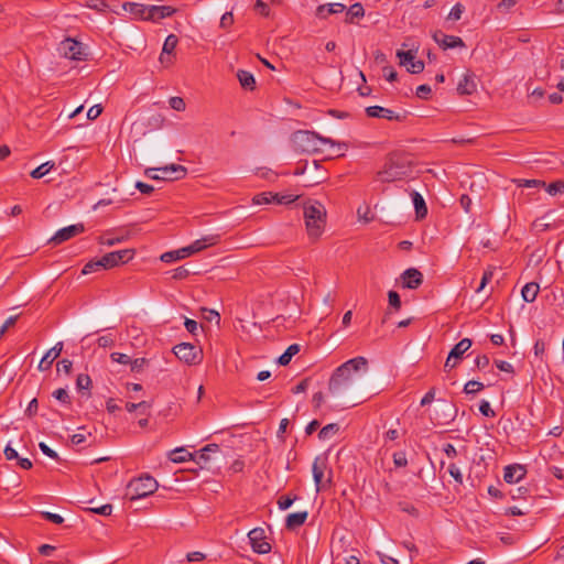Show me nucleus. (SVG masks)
<instances>
[{
	"label": "nucleus",
	"instance_id": "b1692460",
	"mask_svg": "<svg viewBox=\"0 0 564 564\" xmlns=\"http://www.w3.org/2000/svg\"><path fill=\"white\" fill-rule=\"evenodd\" d=\"M307 511L290 513L285 519V527L289 530H295L303 525L307 519Z\"/></svg>",
	"mask_w": 564,
	"mask_h": 564
},
{
	"label": "nucleus",
	"instance_id": "39448f33",
	"mask_svg": "<svg viewBox=\"0 0 564 564\" xmlns=\"http://www.w3.org/2000/svg\"><path fill=\"white\" fill-rule=\"evenodd\" d=\"M158 481L150 475H143L131 480L128 485V494L131 500L148 497L156 491Z\"/></svg>",
	"mask_w": 564,
	"mask_h": 564
},
{
	"label": "nucleus",
	"instance_id": "c85d7f7f",
	"mask_svg": "<svg viewBox=\"0 0 564 564\" xmlns=\"http://www.w3.org/2000/svg\"><path fill=\"white\" fill-rule=\"evenodd\" d=\"M238 80L240 85L245 89L253 90L256 87V79L250 72L247 70H238L237 73Z\"/></svg>",
	"mask_w": 564,
	"mask_h": 564
},
{
	"label": "nucleus",
	"instance_id": "ea45409f",
	"mask_svg": "<svg viewBox=\"0 0 564 564\" xmlns=\"http://www.w3.org/2000/svg\"><path fill=\"white\" fill-rule=\"evenodd\" d=\"M484 389V384L476 380L468 381L464 387L466 394H475Z\"/></svg>",
	"mask_w": 564,
	"mask_h": 564
},
{
	"label": "nucleus",
	"instance_id": "7ed1b4c3",
	"mask_svg": "<svg viewBox=\"0 0 564 564\" xmlns=\"http://www.w3.org/2000/svg\"><path fill=\"white\" fill-rule=\"evenodd\" d=\"M292 143L296 151L304 153H316L322 150V145L329 144L332 147L346 148L345 143H338L330 138L322 137L321 134L308 131L300 130L293 133Z\"/></svg>",
	"mask_w": 564,
	"mask_h": 564
},
{
	"label": "nucleus",
	"instance_id": "393cba45",
	"mask_svg": "<svg viewBox=\"0 0 564 564\" xmlns=\"http://www.w3.org/2000/svg\"><path fill=\"white\" fill-rule=\"evenodd\" d=\"M218 240L219 236L217 235L206 236L192 242V248L194 249L195 253H197L199 251H203L207 247L215 246L218 242Z\"/></svg>",
	"mask_w": 564,
	"mask_h": 564
},
{
	"label": "nucleus",
	"instance_id": "ddd939ff",
	"mask_svg": "<svg viewBox=\"0 0 564 564\" xmlns=\"http://www.w3.org/2000/svg\"><path fill=\"white\" fill-rule=\"evenodd\" d=\"M84 230L85 228L83 224H75L64 227L55 232V235L51 238L50 242L54 245H61L64 241H67L70 238L78 236Z\"/></svg>",
	"mask_w": 564,
	"mask_h": 564
},
{
	"label": "nucleus",
	"instance_id": "37998d69",
	"mask_svg": "<svg viewBox=\"0 0 564 564\" xmlns=\"http://www.w3.org/2000/svg\"><path fill=\"white\" fill-rule=\"evenodd\" d=\"M544 187H546V192L553 196L564 193V182L563 181H555V182L549 184L547 186L545 185Z\"/></svg>",
	"mask_w": 564,
	"mask_h": 564
},
{
	"label": "nucleus",
	"instance_id": "e433bc0d",
	"mask_svg": "<svg viewBox=\"0 0 564 564\" xmlns=\"http://www.w3.org/2000/svg\"><path fill=\"white\" fill-rule=\"evenodd\" d=\"M104 269V261H102V258L100 259H97V260H91L89 262H87L83 270H82V273L83 274H89V273H93V272H97L99 270Z\"/></svg>",
	"mask_w": 564,
	"mask_h": 564
},
{
	"label": "nucleus",
	"instance_id": "aec40b11",
	"mask_svg": "<svg viewBox=\"0 0 564 564\" xmlns=\"http://www.w3.org/2000/svg\"><path fill=\"white\" fill-rule=\"evenodd\" d=\"M525 469L521 465H509L505 468L503 479L508 484L520 481L525 476Z\"/></svg>",
	"mask_w": 564,
	"mask_h": 564
},
{
	"label": "nucleus",
	"instance_id": "bf43d9fd",
	"mask_svg": "<svg viewBox=\"0 0 564 564\" xmlns=\"http://www.w3.org/2000/svg\"><path fill=\"white\" fill-rule=\"evenodd\" d=\"M101 112H102L101 105H94L87 111V119L88 120H95V119H97L101 115Z\"/></svg>",
	"mask_w": 564,
	"mask_h": 564
},
{
	"label": "nucleus",
	"instance_id": "f8f14e48",
	"mask_svg": "<svg viewBox=\"0 0 564 564\" xmlns=\"http://www.w3.org/2000/svg\"><path fill=\"white\" fill-rule=\"evenodd\" d=\"M248 539L252 550L259 554H267L271 551V545L265 541L264 530L254 528L248 533Z\"/></svg>",
	"mask_w": 564,
	"mask_h": 564
},
{
	"label": "nucleus",
	"instance_id": "69168bd1",
	"mask_svg": "<svg viewBox=\"0 0 564 564\" xmlns=\"http://www.w3.org/2000/svg\"><path fill=\"white\" fill-rule=\"evenodd\" d=\"M424 69V62L416 59L410 66L406 67V70L412 74H420Z\"/></svg>",
	"mask_w": 564,
	"mask_h": 564
},
{
	"label": "nucleus",
	"instance_id": "4d7b16f0",
	"mask_svg": "<svg viewBox=\"0 0 564 564\" xmlns=\"http://www.w3.org/2000/svg\"><path fill=\"white\" fill-rule=\"evenodd\" d=\"M110 358L112 361L121 365H129L131 362V358L128 355L121 352H112Z\"/></svg>",
	"mask_w": 564,
	"mask_h": 564
},
{
	"label": "nucleus",
	"instance_id": "5701e85b",
	"mask_svg": "<svg viewBox=\"0 0 564 564\" xmlns=\"http://www.w3.org/2000/svg\"><path fill=\"white\" fill-rule=\"evenodd\" d=\"M177 43H178V39L174 34H170L165 39L164 44H163V48H162V53H161V56H160L161 63H171L172 62L170 55L175 50Z\"/></svg>",
	"mask_w": 564,
	"mask_h": 564
},
{
	"label": "nucleus",
	"instance_id": "6e6d98bb",
	"mask_svg": "<svg viewBox=\"0 0 564 564\" xmlns=\"http://www.w3.org/2000/svg\"><path fill=\"white\" fill-rule=\"evenodd\" d=\"M254 10L262 17H269L270 9L263 0H256Z\"/></svg>",
	"mask_w": 564,
	"mask_h": 564
},
{
	"label": "nucleus",
	"instance_id": "9b49d317",
	"mask_svg": "<svg viewBox=\"0 0 564 564\" xmlns=\"http://www.w3.org/2000/svg\"><path fill=\"white\" fill-rule=\"evenodd\" d=\"M471 339L469 338H463L460 341H458L447 356L444 365L445 369L455 368L462 359L463 355L471 347Z\"/></svg>",
	"mask_w": 564,
	"mask_h": 564
},
{
	"label": "nucleus",
	"instance_id": "f03ea898",
	"mask_svg": "<svg viewBox=\"0 0 564 564\" xmlns=\"http://www.w3.org/2000/svg\"><path fill=\"white\" fill-rule=\"evenodd\" d=\"M303 216L308 238L316 241L326 226L327 212L325 206L317 200H308L304 204Z\"/></svg>",
	"mask_w": 564,
	"mask_h": 564
},
{
	"label": "nucleus",
	"instance_id": "f3484780",
	"mask_svg": "<svg viewBox=\"0 0 564 564\" xmlns=\"http://www.w3.org/2000/svg\"><path fill=\"white\" fill-rule=\"evenodd\" d=\"M402 281L404 288L414 290L422 284L423 275L419 270L410 268L402 273Z\"/></svg>",
	"mask_w": 564,
	"mask_h": 564
},
{
	"label": "nucleus",
	"instance_id": "72a5a7b5",
	"mask_svg": "<svg viewBox=\"0 0 564 564\" xmlns=\"http://www.w3.org/2000/svg\"><path fill=\"white\" fill-rule=\"evenodd\" d=\"M54 166H55V164L53 161H47V162L41 164L40 166H37L36 169H34L31 172V176L33 178H41V177L45 176L51 170H53Z\"/></svg>",
	"mask_w": 564,
	"mask_h": 564
},
{
	"label": "nucleus",
	"instance_id": "2eb2a0df",
	"mask_svg": "<svg viewBox=\"0 0 564 564\" xmlns=\"http://www.w3.org/2000/svg\"><path fill=\"white\" fill-rule=\"evenodd\" d=\"M366 113L370 118L387 119L390 121H401L403 116L394 112L391 109L381 106H370L366 108Z\"/></svg>",
	"mask_w": 564,
	"mask_h": 564
},
{
	"label": "nucleus",
	"instance_id": "2f4dec72",
	"mask_svg": "<svg viewBox=\"0 0 564 564\" xmlns=\"http://www.w3.org/2000/svg\"><path fill=\"white\" fill-rule=\"evenodd\" d=\"M300 351V345L292 344L290 345L286 350L279 357V364L281 366H286L291 361L292 357L296 355Z\"/></svg>",
	"mask_w": 564,
	"mask_h": 564
},
{
	"label": "nucleus",
	"instance_id": "774afa93",
	"mask_svg": "<svg viewBox=\"0 0 564 564\" xmlns=\"http://www.w3.org/2000/svg\"><path fill=\"white\" fill-rule=\"evenodd\" d=\"M534 355L542 358L545 352V343L542 339H538L533 346Z\"/></svg>",
	"mask_w": 564,
	"mask_h": 564
},
{
	"label": "nucleus",
	"instance_id": "5fc2aeb1",
	"mask_svg": "<svg viewBox=\"0 0 564 564\" xmlns=\"http://www.w3.org/2000/svg\"><path fill=\"white\" fill-rule=\"evenodd\" d=\"M124 240V237H108V236H101L99 239V242L105 246H115L117 243H120Z\"/></svg>",
	"mask_w": 564,
	"mask_h": 564
},
{
	"label": "nucleus",
	"instance_id": "603ef678",
	"mask_svg": "<svg viewBox=\"0 0 564 564\" xmlns=\"http://www.w3.org/2000/svg\"><path fill=\"white\" fill-rule=\"evenodd\" d=\"M393 464L395 467H405L408 465L406 455L404 452H395L393 454Z\"/></svg>",
	"mask_w": 564,
	"mask_h": 564
},
{
	"label": "nucleus",
	"instance_id": "1a4fd4ad",
	"mask_svg": "<svg viewBox=\"0 0 564 564\" xmlns=\"http://www.w3.org/2000/svg\"><path fill=\"white\" fill-rule=\"evenodd\" d=\"M58 52L62 56L73 61H84L86 53L83 44L74 39H65L58 45Z\"/></svg>",
	"mask_w": 564,
	"mask_h": 564
},
{
	"label": "nucleus",
	"instance_id": "473e14b6",
	"mask_svg": "<svg viewBox=\"0 0 564 564\" xmlns=\"http://www.w3.org/2000/svg\"><path fill=\"white\" fill-rule=\"evenodd\" d=\"M278 199V194L271 192H263L253 196L252 202L256 205L270 204Z\"/></svg>",
	"mask_w": 564,
	"mask_h": 564
},
{
	"label": "nucleus",
	"instance_id": "864d4df0",
	"mask_svg": "<svg viewBox=\"0 0 564 564\" xmlns=\"http://www.w3.org/2000/svg\"><path fill=\"white\" fill-rule=\"evenodd\" d=\"M97 343H98V346L102 347V348L111 347L115 345V337L111 334H107V335L100 336L97 339Z\"/></svg>",
	"mask_w": 564,
	"mask_h": 564
},
{
	"label": "nucleus",
	"instance_id": "cd10ccee",
	"mask_svg": "<svg viewBox=\"0 0 564 564\" xmlns=\"http://www.w3.org/2000/svg\"><path fill=\"white\" fill-rule=\"evenodd\" d=\"M539 284L534 282L527 283L521 291L522 297L525 302L532 303L539 293Z\"/></svg>",
	"mask_w": 564,
	"mask_h": 564
},
{
	"label": "nucleus",
	"instance_id": "58836bf2",
	"mask_svg": "<svg viewBox=\"0 0 564 564\" xmlns=\"http://www.w3.org/2000/svg\"><path fill=\"white\" fill-rule=\"evenodd\" d=\"M514 182L517 183V185L519 187H544L545 186V182L540 181V180L520 178V180H514Z\"/></svg>",
	"mask_w": 564,
	"mask_h": 564
},
{
	"label": "nucleus",
	"instance_id": "338daca9",
	"mask_svg": "<svg viewBox=\"0 0 564 564\" xmlns=\"http://www.w3.org/2000/svg\"><path fill=\"white\" fill-rule=\"evenodd\" d=\"M475 366L477 369L482 370L489 366V358L486 355L477 356L475 359Z\"/></svg>",
	"mask_w": 564,
	"mask_h": 564
},
{
	"label": "nucleus",
	"instance_id": "6e6552de",
	"mask_svg": "<svg viewBox=\"0 0 564 564\" xmlns=\"http://www.w3.org/2000/svg\"><path fill=\"white\" fill-rule=\"evenodd\" d=\"M173 352L183 362L192 366L198 365L203 360V350L189 343H181L173 347Z\"/></svg>",
	"mask_w": 564,
	"mask_h": 564
},
{
	"label": "nucleus",
	"instance_id": "de8ad7c7",
	"mask_svg": "<svg viewBox=\"0 0 564 564\" xmlns=\"http://www.w3.org/2000/svg\"><path fill=\"white\" fill-rule=\"evenodd\" d=\"M492 276H494L492 268H488L487 270H485L481 281H480V285L476 290V292H478V293L481 292L485 289V286L491 281Z\"/></svg>",
	"mask_w": 564,
	"mask_h": 564
},
{
	"label": "nucleus",
	"instance_id": "0eeeda50",
	"mask_svg": "<svg viewBox=\"0 0 564 564\" xmlns=\"http://www.w3.org/2000/svg\"><path fill=\"white\" fill-rule=\"evenodd\" d=\"M187 173L185 166L180 164H169L159 169H147L144 174L151 180L174 181L183 178Z\"/></svg>",
	"mask_w": 564,
	"mask_h": 564
},
{
	"label": "nucleus",
	"instance_id": "09e8293b",
	"mask_svg": "<svg viewBox=\"0 0 564 564\" xmlns=\"http://www.w3.org/2000/svg\"><path fill=\"white\" fill-rule=\"evenodd\" d=\"M170 107L176 111H184L185 110V101L181 97H171L169 100Z\"/></svg>",
	"mask_w": 564,
	"mask_h": 564
},
{
	"label": "nucleus",
	"instance_id": "4be33fe9",
	"mask_svg": "<svg viewBox=\"0 0 564 564\" xmlns=\"http://www.w3.org/2000/svg\"><path fill=\"white\" fill-rule=\"evenodd\" d=\"M346 6L343 3L321 4L316 8L315 15L319 19H327L330 14L343 12Z\"/></svg>",
	"mask_w": 564,
	"mask_h": 564
},
{
	"label": "nucleus",
	"instance_id": "79ce46f5",
	"mask_svg": "<svg viewBox=\"0 0 564 564\" xmlns=\"http://www.w3.org/2000/svg\"><path fill=\"white\" fill-rule=\"evenodd\" d=\"M91 386V379L88 375L80 373L76 379V387L78 390H89Z\"/></svg>",
	"mask_w": 564,
	"mask_h": 564
},
{
	"label": "nucleus",
	"instance_id": "052dcab7",
	"mask_svg": "<svg viewBox=\"0 0 564 564\" xmlns=\"http://www.w3.org/2000/svg\"><path fill=\"white\" fill-rule=\"evenodd\" d=\"M448 473L458 484H463V475L455 464L448 466Z\"/></svg>",
	"mask_w": 564,
	"mask_h": 564
},
{
	"label": "nucleus",
	"instance_id": "7c9ffc66",
	"mask_svg": "<svg viewBox=\"0 0 564 564\" xmlns=\"http://www.w3.org/2000/svg\"><path fill=\"white\" fill-rule=\"evenodd\" d=\"M151 408V404L147 401H140L138 403L134 402H127L126 403V410L130 413L134 411H139L142 415H149V410Z\"/></svg>",
	"mask_w": 564,
	"mask_h": 564
},
{
	"label": "nucleus",
	"instance_id": "a18cd8bd",
	"mask_svg": "<svg viewBox=\"0 0 564 564\" xmlns=\"http://www.w3.org/2000/svg\"><path fill=\"white\" fill-rule=\"evenodd\" d=\"M297 499L296 496L294 497H291V496H281L278 500V506H279V509L281 510H286L289 509L293 502Z\"/></svg>",
	"mask_w": 564,
	"mask_h": 564
},
{
	"label": "nucleus",
	"instance_id": "412c9836",
	"mask_svg": "<svg viewBox=\"0 0 564 564\" xmlns=\"http://www.w3.org/2000/svg\"><path fill=\"white\" fill-rule=\"evenodd\" d=\"M149 21H159L161 19L171 17L176 12V9L171 6H150Z\"/></svg>",
	"mask_w": 564,
	"mask_h": 564
},
{
	"label": "nucleus",
	"instance_id": "20e7f679",
	"mask_svg": "<svg viewBox=\"0 0 564 564\" xmlns=\"http://www.w3.org/2000/svg\"><path fill=\"white\" fill-rule=\"evenodd\" d=\"M411 165L404 159H391L377 174L380 182H395L402 180L411 174Z\"/></svg>",
	"mask_w": 564,
	"mask_h": 564
},
{
	"label": "nucleus",
	"instance_id": "4c0bfd02",
	"mask_svg": "<svg viewBox=\"0 0 564 564\" xmlns=\"http://www.w3.org/2000/svg\"><path fill=\"white\" fill-rule=\"evenodd\" d=\"M161 261L165 263H172L177 260L185 259L184 254L181 252V249L167 251L161 254L160 257Z\"/></svg>",
	"mask_w": 564,
	"mask_h": 564
},
{
	"label": "nucleus",
	"instance_id": "49530a36",
	"mask_svg": "<svg viewBox=\"0 0 564 564\" xmlns=\"http://www.w3.org/2000/svg\"><path fill=\"white\" fill-rule=\"evenodd\" d=\"M53 397L62 403L70 404V398L66 389L59 388L55 390Z\"/></svg>",
	"mask_w": 564,
	"mask_h": 564
},
{
	"label": "nucleus",
	"instance_id": "0e129e2a",
	"mask_svg": "<svg viewBox=\"0 0 564 564\" xmlns=\"http://www.w3.org/2000/svg\"><path fill=\"white\" fill-rule=\"evenodd\" d=\"M370 214V208L369 206H365V207H359L357 209V215H358V218L359 219H362L365 223H369L372 220V217L369 216Z\"/></svg>",
	"mask_w": 564,
	"mask_h": 564
},
{
	"label": "nucleus",
	"instance_id": "a878e982",
	"mask_svg": "<svg viewBox=\"0 0 564 564\" xmlns=\"http://www.w3.org/2000/svg\"><path fill=\"white\" fill-rule=\"evenodd\" d=\"M411 196H412V202H413V205L415 208L416 217L417 218L425 217L427 214V207H426L425 200L422 197V195L417 192H413L411 194Z\"/></svg>",
	"mask_w": 564,
	"mask_h": 564
},
{
	"label": "nucleus",
	"instance_id": "bb28decb",
	"mask_svg": "<svg viewBox=\"0 0 564 564\" xmlns=\"http://www.w3.org/2000/svg\"><path fill=\"white\" fill-rule=\"evenodd\" d=\"M169 458L173 463H184L193 458V454H191L187 449L184 447H177L174 448L169 453Z\"/></svg>",
	"mask_w": 564,
	"mask_h": 564
},
{
	"label": "nucleus",
	"instance_id": "f704fd0d",
	"mask_svg": "<svg viewBox=\"0 0 564 564\" xmlns=\"http://www.w3.org/2000/svg\"><path fill=\"white\" fill-rule=\"evenodd\" d=\"M365 15V9L361 3L352 4L347 11L346 21L351 23L355 18H362Z\"/></svg>",
	"mask_w": 564,
	"mask_h": 564
},
{
	"label": "nucleus",
	"instance_id": "c756f323",
	"mask_svg": "<svg viewBox=\"0 0 564 564\" xmlns=\"http://www.w3.org/2000/svg\"><path fill=\"white\" fill-rule=\"evenodd\" d=\"M397 57L399 58V64L406 68L413 62L416 61V58H415L416 52H413L412 50H408V51L399 50L397 52Z\"/></svg>",
	"mask_w": 564,
	"mask_h": 564
},
{
	"label": "nucleus",
	"instance_id": "423d86ee",
	"mask_svg": "<svg viewBox=\"0 0 564 564\" xmlns=\"http://www.w3.org/2000/svg\"><path fill=\"white\" fill-rule=\"evenodd\" d=\"M313 478L316 491L329 487L332 484V469L328 468V460L325 455L317 456L312 466Z\"/></svg>",
	"mask_w": 564,
	"mask_h": 564
},
{
	"label": "nucleus",
	"instance_id": "8fccbe9b",
	"mask_svg": "<svg viewBox=\"0 0 564 564\" xmlns=\"http://www.w3.org/2000/svg\"><path fill=\"white\" fill-rule=\"evenodd\" d=\"M41 516L52 522V523H55V524H62L64 522V518L57 513H53V512H48V511H43L41 512Z\"/></svg>",
	"mask_w": 564,
	"mask_h": 564
},
{
	"label": "nucleus",
	"instance_id": "e2e57ef3",
	"mask_svg": "<svg viewBox=\"0 0 564 564\" xmlns=\"http://www.w3.org/2000/svg\"><path fill=\"white\" fill-rule=\"evenodd\" d=\"M431 91H432L431 87L429 85L424 84V85H420L416 88L415 94L421 99H427L429 96L431 95Z\"/></svg>",
	"mask_w": 564,
	"mask_h": 564
},
{
	"label": "nucleus",
	"instance_id": "a211bd4d",
	"mask_svg": "<svg viewBox=\"0 0 564 564\" xmlns=\"http://www.w3.org/2000/svg\"><path fill=\"white\" fill-rule=\"evenodd\" d=\"M477 89V84L475 80V75L470 72H467L463 75L457 84V91L460 95H471Z\"/></svg>",
	"mask_w": 564,
	"mask_h": 564
},
{
	"label": "nucleus",
	"instance_id": "c9c22d12",
	"mask_svg": "<svg viewBox=\"0 0 564 564\" xmlns=\"http://www.w3.org/2000/svg\"><path fill=\"white\" fill-rule=\"evenodd\" d=\"M339 431V426L336 423L325 425L318 433L319 440H328Z\"/></svg>",
	"mask_w": 564,
	"mask_h": 564
},
{
	"label": "nucleus",
	"instance_id": "a19ab883",
	"mask_svg": "<svg viewBox=\"0 0 564 564\" xmlns=\"http://www.w3.org/2000/svg\"><path fill=\"white\" fill-rule=\"evenodd\" d=\"M148 364L149 360L145 358L131 359V362L129 364L130 370L135 373L142 372Z\"/></svg>",
	"mask_w": 564,
	"mask_h": 564
},
{
	"label": "nucleus",
	"instance_id": "13d9d810",
	"mask_svg": "<svg viewBox=\"0 0 564 564\" xmlns=\"http://www.w3.org/2000/svg\"><path fill=\"white\" fill-rule=\"evenodd\" d=\"M388 301L390 306L394 307L395 310H399L401 307V300L395 291H389Z\"/></svg>",
	"mask_w": 564,
	"mask_h": 564
},
{
	"label": "nucleus",
	"instance_id": "dca6fc26",
	"mask_svg": "<svg viewBox=\"0 0 564 564\" xmlns=\"http://www.w3.org/2000/svg\"><path fill=\"white\" fill-rule=\"evenodd\" d=\"M122 9L137 19L149 20L150 6L137 2H124Z\"/></svg>",
	"mask_w": 564,
	"mask_h": 564
},
{
	"label": "nucleus",
	"instance_id": "9d476101",
	"mask_svg": "<svg viewBox=\"0 0 564 564\" xmlns=\"http://www.w3.org/2000/svg\"><path fill=\"white\" fill-rule=\"evenodd\" d=\"M134 256L133 249H123L109 252L102 256L104 270L112 269L119 264H123L132 260Z\"/></svg>",
	"mask_w": 564,
	"mask_h": 564
},
{
	"label": "nucleus",
	"instance_id": "3c124183",
	"mask_svg": "<svg viewBox=\"0 0 564 564\" xmlns=\"http://www.w3.org/2000/svg\"><path fill=\"white\" fill-rule=\"evenodd\" d=\"M479 411L484 416L494 417L495 411L491 409L490 403L487 400H482L479 404Z\"/></svg>",
	"mask_w": 564,
	"mask_h": 564
},
{
	"label": "nucleus",
	"instance_id": "4468645a",
	"mask_svg": "<svg viewBox=\"0 0 564 564\" xmlns=\"http://www.w3.org/2000/svg\"><path fill=\"white\" fill-rule=\"evenodd\" d=\"M433 40L443 48H456V47H465L464 41L459 36L447 35L442 31H435L433 33Z\"/></svg>",
	"mask_w": 564,
	"mask_h": 564
},
{
	"label": "nucleus",
	"instance_id": "c03bdc74",
	"mask_svg": "<svg viewBox=\"0 0 564 564\" xmlns=\"http://www.w3.org/2000/svg\"><path fill=\"white\" fill-rule=\"evenodd\" d=\"M465 8L460 3H456L447 15L448 20L457 21L462 18Z\"/></svg>",
	"mask_w": 564,
	"mask_h": 564
},
{
	"label": "nucleus",
	"instance_id": "f257e3e1",
	"mask_svg": "<svg viewBox=\"0 0 564 564\" xmlns=\"http://www.w3.org/2000/svg\"><path fill=\"white\" fill-rule=\"evenodd\" d=\"M368 369L369 362L362 356L345 361L334 370L328 381L329 393L335 398L344 395L351 388L356 375L358 372L366 373Z\"/></svg>",
	"mask_w": 564,
	"mask_h": 564
},
{
	"label": "nucleus",
	"instance_id": "6ab92c4d",
	"mask_svg": "<svg viewBox=\"0 0 564 564\" xmlns=\"http://www.w3.org/2000/svg\"><path fill=\"white\" fill-rule=\"evenodd\" d=\"M63 350V343L62 341H58L56 343L45 355L44 357L41 359L40 364H39V369L41 371H45L47 369H50L51 365L53 364V361L61 355Z\"/></svg>",
	"mask_w": 564,
	"mask_h": 564
},
{
	"label": "nucleus",
	"instance_id": "680f3d73",
	"mask_svg": "<svg viewBox=\"0 0 564 564\" xmlns=\"http://www.w3.org/2000/svg\"><path fill=\"white\" fill-rule=\"evenodd\" d=\"M91 512H95V513H98V514H101V516H110L111 512H112V506L107 503V505H102L100 507H96V508H90L89 509Z\"/></svg>",
	"mask_w": 564,
	"mask_h": 564
}]
</instances>
